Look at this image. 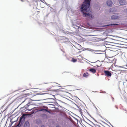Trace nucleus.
Wrapping results in <instances>:
<instances>
[{"label":"nucleus","mask_w":127,"mask_h":127,"mask_svg":"<svg viewBox=\"0 0 127 127\" xmlns=\"http://www.w3.org/2000/svg\"><path fill=\"white\" fill-rule=\"evenodd\" d=\"M112 98L113 99H114V98H113V97H112Z\"/></svg>","instance_id":"aec40b11"},{"label":"nucleus","mask_w":127,"mask_h":127,"mask_svg":"<svg viewBox=\"0 0 127 127\" xmlns=\"http://www.w3.org/2000/svg\"><path fill=\"white\" fill-rule=\"evenodd\" d=\"M91 0H85L84 2L82 4L81 9H82V12L83 13V14L85 15V16L89 17V14L85 13V12H89L90 10V9L89 7L90 5V1Z\"/></svg>","instance_id":"f257e3e1"},{"label":"nucleus","mask_w":127,"mask_h":127,"mask_svg":"<svg viewBox=\"0 0 127 127\" xmlns=\"http://www.w3.org/2000/svg\"><path fill=\"white\" fill-rule=\"evenodd\" d=\"M71 61L73 62H75L77 61V60L74 58H72Z\"/></svg>","instance_id":"2eb2a0df"},{"label":"nucleus","mask_w":127,"mask_h":127,"mask_svg":"<svg viewBox=\"0 0 127 127\" xmlns=\"http://www.w3.org/2000/svg\"><path fill=\"white\" fill-rule=\"evenodd\" d=\"M22 1H24V0H21Z\"/></svg>","instance_id":"a211bd4d"},{"label":"nucleus","mask_w":127,"mask_h":127,"mask_svg":"<svg viewBox=\"0 0 127 127\" xmlns=\"http://www.w3.org/2000/svg\"><path fill=\"white\" fill-rule=\"evenodd\" d=\"M26 115L25 114H24L20 118V120L19 121V123L18 124V125L17 126V127H19L21 126V125H20V123L21 122V121L22 120L23 118L24 119H25V116Z\"/></svg>","instance_id":"0eeeda50"},{"label":"nucleus","mask_w":127,"mask_h":127,"mask_svg":"<svg viewBox=\"0 0 127 127\" xmlns=\"http://www.w3.org/2000/svg\"><path fill=\"white\" fill-rule=\"evenodd\" d=\"M30 124L28 121H26L24 125V127H29Z\"/></svg>","instance_id":"9d476101"},{"label":"nucleus","mask_w":127,"mask_h":127,"mask_svg":"<svg viewBox=\"0 0 127 127\" xmlns=\"http://www.w3.org/2000/svg\"><path fill=\"white\" fill-rule=\"evenodd\" d=\"M32 100L30 98H27L24 101H22V103L24 102H25L26 103H27V104L26 105H32Z\"/></svg>","instance_id":"7ed1b4c3"},{"label":"nucleus","mask_w":127,"mask_h":127,"mask_svg":"<svg viewBox=\"0 0 127 127\" xmlns=\"http://www.w3.org/2000/svg\"><path fill=\"white\" fill-rule=\"evenodd\" d=\"M41 127H45L44 126L42 125Z\"/></svg>","instance_id":"f3484780"},{"label":"nucleus","mask_w":127,"mask_h":127,"mask_svg":"<svg viewBox=\"0 0 127 127\" xmlns=\"http://www.w3.org/2000/svg\"><path fill=\"white\" fill-rule=\"evenodd\" d=\"M112 1L110 0H108L107 2V4L108 6H111L112 5Z\"/></svg>","instance_id":"6e6552de"},{"label":"nucleus","mask_w":127,"mask_h":127,"mask_svg":"<svg viewBox=\"0 0 127 127\" xmlns=\"http://www.w3.org/2000/svg\"><path fill=\"white\" fill-rule=\"evenodd\" d=\"M89 75L90 74L88 72H86L83 74V76L86 78H87L88 76H89Z\"/></svg>","instance_id":"ddd939ff"},{"label":"nucleus","mask_w":127,"mask_h":127,"mask_svg":"<svg viewBox=\"0 0 127 127\" xmlns=\"http://www.w3.org/2000/svg\"><path fill=\"white\" fill-rule=\"evenodd\" d=\"M120 17L119 16L113 15L111 16V18L112 20H115L119 19Z\"/></svg>","instance_id":"1a4fd4ad"},{"label":"nucleus","mask_w":127,"mask_h":127,"mask_svg":"<svg viewBox=\"0 0 127 127\" xmlns=\"http://www.w3.org/2000/svg\"><path fill=\"white\" fill-rule=\"evenodd\" d=\"M89 70L91 72L95 73L96 72V70L95 69L93 68H91L89 69Z\"/></svg>","instance_id":"9b49d317"},{"label":"nucleus","mask_w":127,"mask_h":127,"mask_svg":"<svg viewBox=\"0 0 127 127\" xmlns=\"http://www.w3.org/2000/svg\"><path fill=\"white\" fill-rule=\"evenodd\" d=\"M56 127H59V126H57Z\"/></svg>","instance_id":"6ab92c4d"},{"label":"nucleus","mask_w":127,"mask_h":127,"mask_svg":"<svg viewBox=\"0 0 127 127\" xmlns=\"http://www.w3.org/2000/svg\"><path fill=\"white\" fill-rule=\"evenodd\" d=\"M104 72L105 74V75L107 77H110L111 76V73L110 72V71L104 70Z\"/></svg>","instance_id":"39448f33"},{"label":"nucleus","mask_w":127,"mask_h":127,"mask_svg":"<svg viewBox=\"0 0 127 127\" xmlns=\"http://www.w3.org/2000/svg\"><path fill=\"white\" fill-rule=\"evenodd\" d=\"M115 8H111L110 9V12H113V11H114V10H115Z\"/></svg>","instance_id":"4468645a"},{"label":"nucleus","mask_w":127,"mask_h":127,"mask_svg":"<svg viewBox=\"0 0 127 127\" xmlns=\"http://www.w3.org/2000/svg\"><path fill=\"white\" fill-rule=\"evenodd\" d=\"M42 88L40 89L41 90L49 91L50 88V86L48 84H45L41 85Z\"/></svg>","instance_id":"f03ea898"},{"label":"nucleus","mask_w":127,"mask_h":127,"mask_svg":"<svg viewBox=\"0 0 127 127\" xmlns=\"http://www.w3.org/2000/svg\"><path fill=\"white\" fill-rule=\"evenodd\" d=\"M116 107V108H117V109L118 108H117V107Z\"/></svg>","instance_id":"412c9836"},{"label":"nucleus","mask_w":127,"mask_h":127,"mask_svg":"<svg viewBox=\"0 0 127 127\" xmlns=\"http://www.w3.org/2000/svg\"><path fill=\"white\" fill-rule=\"evenodd\" d=\"M32 105H26L25 107V108H27V110H29V111H31V110L33 108V107H32Z\"/></svg>","instance_id":"20e7f679"},{"label":"nucleus","mask_w":127,"mask_h":127,"mask_svg":"<svg viewBox=\"0 0 127 127\" xmlns=\"http://www.w3.org/2000/svg\"><path fill=\"white\" fill-rule=\"evenodd\" d=\"M38 111H43L44 112H48V111L47 109L44 108H41L40 109H38Z\"/></svg>","instance_id":"f8f14e48"},{"label":"nucleus","mask_w":127,"mask_h":127,"mask_svg":"<svg viewBox=\"0 0 127 127\" xmlns=\"http://www.w3.org/2000/svg\"><path fill=\"white\" fill-rule=\"evenodd\" d=\"M120 4L122 5H124L127 4V2L125 0H118Z\"/></svg>","instance_id":"423d86ee"},{"label":"nucleus","mask_w":127,"mask_h":127,"mask_svg":"<svg viewBox=\"0 0 127 127\" xmlns=\"http://www.w3.org/2000/svg\"><path fill=\"white\" fill-rule=\"evenodd\" d=\"M118 24H111L109 25H108L106 26H109L111 25H117Z\"/></svg>","instance_id":"dca6fc26"}]
</instances>
